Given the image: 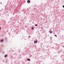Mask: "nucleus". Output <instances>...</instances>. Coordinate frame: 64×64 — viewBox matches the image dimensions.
I'll return each mask as SVG.
<instances>
[{
    "mask_svg": "<svg viewBox=\"0 0 64 64\" xmlns=\"http://www.w3.org/2000/svg\"><path fill=\"white\" fill-rule=\"evenodd\" d=\"M55 36L56 37H57V35H55Z\"/></svg>",
    "mask_w": 64,
    "mask_h": 64,
    "instance_id": "obj_9",
    "label": "nucleus"
},
{
    "mask_svg": "<svg viewBox=\"0 0 64 64\" xmlns=\"http://www.w3.org/2000/svg\"><path fill=\"white\" fill-rule=\"evenodd\" d=\"M38 32H39V31H38Z\"/></svg>",
    "mask_w": 64,
    "mask_h": 64,
    "instance_id": "obj_19",
    "label": "nucleus"
},
{
    "mask_svg": "<svg viewBox=\"0 0 64 64\" xmlns=\"http://www.w3.org/2000/svg\"><path fill=\"white\" fill-rule=\"evenodd\" d=\"M3 40H1V42H3Z\"/></svg>",
    "mask_w": 64,
    "mask_h": 64,
    "instance_id": "obj_10",
    "label": "nucleus"
},
{
    "mask_svg": "<svg viewBox=\"0 0 64 64\" xmlns=\"http://www.w3.org/2000/svg\"><path fill=\"white\" fill-rule=\"evenodd\" d=\"M34 27H32V30H34Z\"/></svg>",
    "mask_w": 64,
    "mask_h": 64,
    "instance_id": "obj_5",
    "label": "nucleus"
},
{
    "mask_svg": "<svg viewBox=\"0 0 64 64\" xmlns=\"http://www.w3.org/2000/svg\"><path fill=\"white\" fill-rule=\"evenodd\" d=\"M14 55H15L16 56H17V54H16V53H15L14 54Z\"/></svg>",
    "mask_w": 64,
    "mask_h": 64,
    "instance_id": "obj_6",
    "label": "nucleus"
},
{
    "mask_svg": "<svg viewBox=\"0 0 64 64\" xmlns=\"http://www.w3.org/2000/svg\"><path fill=\"white\" fill-rule=\"evenodd\" d=\"M16 34H18V32H17L16 33Z\"/></svg>",
    "mask_w": 64,
    "mask_h": 64,
    "instance_id": "obj_17",
    "label": "nucleus"
},
{
    "mask_svg": "<svg viewBox=\"0 0 64 64\" xmlns=\"http://www.w3.org/2000/svg\"><path fill=\"white\" fill-rule=\"evenodd\" d=\"M3 53H4V52Z\"/></svg>",
    "mask_w": 64,
    "mask_h": 64,
    "instance_id": "obj_21",
    "label": "nucleus"
},
{
    "mask_svg": "<svg viewBox=\"0 0 64 64\" xmlns=\"http://www.w3.org/2000/svg\"><path fill=\"white\" fill-rule=\"evenodd\" d=\"M62 7H63V8H64V5L62 6Z\"/></svg>",
    "mask_w": 64,
    "mask_h": 64,
    "instance_id": "obj_12",
    "label": "nucleus"
},
{
    "mask_svg": "<svg viewBox=\"0 0 64 64\" xmlns=\"http://www.w3.org/2000/svg\"><path fill=\"white\" fill-rule=\"evenodd\" d=\"M7 54H6L4 56V57L5 58H6V57H7Z\"/></svg>",
    "mask_w": 64,
    "mask_h": 64,
    "instance_id": "obj_4",
    "label": "nucleus"
},
{
    "mask_svg": "<svg viewBox=\"0 0 64 64\" xmlns=\"http://www.w3.org/2000/svg\"><path fill=\"white\" fill-rule=\"evenodd\" d=\"M27 60H28V61H30V59H29V58H28Z\"/></svg>",
    "mask_w": 64,
    "mask_h": 64,
    "instance_id": "obj_3",
    "label": "nucleus"
},
{
    "mask_svg": "<svg viewBox=\"0 0 64 64\" xmlns=\"http://www.w3.org/2000/svg\"><path fill=\"white\" fill-rule=\"evenodd\" d=\"M4 62H5V60H4Z\"/></svg>",
    "mask_w": 64,
    "mask_h": 64,
    "instance_id": "obj_15",
    "label": "nucleus"
},
{
    "mask_svg": "<svg viewBox=\"0 0 64 64\" xmlns=\"http://www.w3.org/2000/svg\"><path fill=\"white\" fill-rule=\"evenodd\" d=\"M37 43V41H34V43Z\"/></svg>",
    "mask_w": 64,
    "mask_h": 64,
    "instance_id": "obj_1",
    "label": "nucleus"
},
{
    "mask_svg": "<svg viewBox=\"0 0 64 64\" xmlns=\"http://www.w3.org/2000/svg\"><path fill=\"white\" fill-rule=\"evenodd\" d=\"M0 4H2V3H1V2H0Z\"/></svg>",
    "mask_w": 64,
    "mask_h": 64,
    "instance_id": "obj_16",
    "label": "nucleus"
},
{
    "mask_svg": "<svg viewBox=\"0 0 64 64\" xmlns=\"http://www.w3.org/2000/svg\"><path fill=\"white\" fill-rule=\"evenodd\" d=\"M27 2H28V3H30V0H28L27 1Z\"/></svg>",
    "mask_w": 64,
    "mask_h": 64,
    "instance_id": "obj_2",
    "label": "nucleus"
},
{
    "mask_svg": "<svg viewBox=\"0 0 64 64\" xmlns=\"http://www.w3.org/2000/svg\"><path fill=\"white\" fill-rule=\"evenodd\" d=\"M35 26H38V24H35Z\"/></svg>",
    "mask_w": 64,
    "mask_h": 64,
    "instance_id": "obj_7",
    "label": "nucleus"
},
{
    "mask_svg": "<svg viewBox=\"0 0 64 64\" xmlns=\"http://www.w3.org/2000/svg\"><path fill=\"white\" fill-rule=\"evenodd\" d=\"M39 62H40V61H38V64H40V63H39Z\"/></svg>",
    "mask_w": 64,
    "mask_h": 64,
    "instance_id": "obj_8",
    "label": "nucleus"
},
{
    "mask_svg": "<svg viewBox=\"0 0 64 64\" xmlns=\"http://www.w3.org/2000/svg\"><path fill=\"white\" fill-rule=\"evenodd\" d=\"M3 53H4V52H3Z\"/></svg>",
    "mask_w": 64,
    "mask_h": 64,
    "instance_id": "obj_23",
    "label": "nucleus"
},
{
    "mask_svg": "<svg viewBox=\"0 0 64 64\" xmlns=\"http://www.w3.org/2000/svg\"><path fill=\"white\" fill-rule=\"evenodd\" d=\"M49 32H50V31H49Z\"/></svg>",
    "mask_w": 64,
    "mask_h": 64,
    "instance_id": "obj_18",
    "label": "nucleus"
},
{
    "mask_svg": "<svg viewBox=\"0 0 64 64\" xmlns=\"http://www.w3.org/2000/svg\"><path fill=\"white\" fill-rule=\"evenodd\" d=\"M8 16H9V15H8Z\"/></svg>",
    "mask_w": 64,
    "mask_h": 64,
    "instance_id": "obj_20",
    "label": "nucleus"
},
{
    "mask_svg": "<svg viewBox=\"0 0 64 64\" xmlns=\"http://www.w3.org/2000/svg\"><path fill=\"white\" fill-rule=\"evenodd\" d=\"M18 52H19V53H20V51H18Z\"/></svg>",
    "mask_w": 64,
    "mask_h": 64,
    "instance_id": "obj_14",
    "label": "nucleus"
},
{
    "mask_svg": "<svg viewBox=\"0 0 64 64\" xmlns=\"http://www.w3.org/2000/svg\"><path fill=\"white\" fill-rule=\"evenodd\" d=\"M62 36H63V35H62Z\"/></svg>",
    "mask_w": 64,
    "mask_h": 64,
    "instance_id": "obj_22",
    "label": "nucleus"
},
{
    "mask_svg": "<svg viewBox=\"0 0 64 64\" xmlns=\"http://www.w3.org/2000/svg\"><path fill=\"white\" fill-rule=\"evenodd\" d=\"M52 32H53L52 31L51 32H50V34H51V33H52Z\"/></svg>",
    "mask_w": 64,
    "mask_h": 64,
    "instance_id": "obj_11",
    "label": "nucleus"
},
{
    "mask_svg": "<svg viewBox=\"0 0 64 64\" xmlns=\"http://www.w3.org/2000/svg\"><path fill=\"white\" fill-rule=\"evenodd\" d=\"M28 37H31V36H28Z\"/></svg>",
    "mask_w": 64,
    "mask_h": 64,
    "instance_id": "obj_13",
    "label": "nucleus"
}]
</instances>
